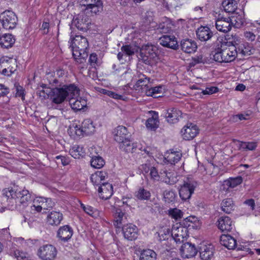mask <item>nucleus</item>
<instances>
[{"label":"nucleus","mask_w":260,"mask_h":260,"mask_svg":"<svg viewBox=\"0 0 260 260\" xmlns=\"http://www.w3.org/2000/svg\"><path fill=\"white\" fill-rule=\"evenodd\" d=\"M2 201L9 210H22L30 207V212L35 214L34 207H31L32 199L29 191L21 189L17 186L8 187L2 190Z\"/></svg>","instance_id":"obj_1"},{"label":"nucleus","mask_w":260,"mask_h":260,"mask_svg":"<svg viewBox=\"0 0 260 260\" xmlns=\"http://www.w3.org/2000/svg\"><path fill=\"white\" fill-rule=\"evenodd\" d=\"M49 83L53 85L59 86L52 88L49 90L50 99L55 104H61L64 101L67 96H73L79 93V88L74 84L62 85V82L56 78L49 80Z\"/></svg>","instance_id":"obj_2"},{"label":"nucleus","mask_w":260,"mask_h":260,"mask_svg":"<svg viewBox=\"0 0 260 260\" xmlns=\"http://www.w3.org/2000/svg\"><path fill=\"white\" fill-rule=\"evenodd\" d=\"M71 47L73 56L77 63L84 65L88 57L86 50L88 47V42L86 38L81 35H75L71 32Z\"/></svg>","instance_id":"obj_3"},{"label":"nucleus","mask_w":260,"mask_h":260,"mask_svg":"<svg viewBox=\"0 0 260 260\" xmlns=\"http://www.w3.org/2000/svg\"><path fill=\"white\" fill-rule=\"evenodd\" d=\"M226 42H223L220 47L215 50L213 55V59L219 63H228L234 61L237 56V48L234 45L233 40L228 41L230 38L226 39Z\"/></svg>","instance_id":"obj_4"},{"label":"nucleus","mask_w":260,"mask_h":260,"mask_svg":"<svg viewBox=\"0 0 260 260\" xmlns=\"http://www.w3.org/2000/svg\"><path fill=\"white\" fill-rule=\"evenodd\" d=\"M82 11L86 14L93 15L99 14L103 10L101 0H82Z\"/></svg>","instance_id":"obj_5"},{"label":"nucleus","mask_w":260,"mask_h":260,"mask_svg":"<svg viewBox=\"0 0 260 260\" xmlns=\"http://www.w3.org/2000/svg\"><path fill=\"white\" fill-rule=\"evenodd\" d=\"M0 21L4 28L12 29L16 27L18 19L13 12L6 10L0 14Z\"/></svg>","instance_id":"obj_6"},{"label":"nucleus","mask_w":260,"mask_h":260,"mask_svg":"<svg viewBox=\"0 0 260 260\" xmlns=\"http://www.w3.org/2000/svg\"><path fill=\"white\" fill-rule=\"evenodd\" d=\"M197 186V183L194 180L185 181L179 190V196L182 200H189Z\"/></svg>","instance_id":"obj_7"},{"label":"nucleus","mask_w":260,"mask_h":260,"mask_svg":"<svg viewBox=\"0 0 260 260\" xmlns=\"http://www.w3.org/2000/svg\"><path fill=\"white\" fill-rule=\"evenodd\" d=\"M56 248L50 244L41 246L38 250L37 255L42 260H53L56 256Z\"/></svg>","instance_id":"obj_8"},{"label":"nucleus","mask_w":260,"mask_h":260,"mask_svg":"<svg viewBox=\"0 0 260 260\" xmlns=\"http://www.w3.org/2000/svg\"><path fill=\"white\" fill-rule=\"evenodd\" d=\"M91 20L85 13H81L74 17L72 20V25L81 31H86L89 29Z\"/></svg>","instance_id":"obj_9"},{"label":"nucleus","mask_w":260,"mask_h":260,"mask_svg":"<svg viewBox=\"0 0 260 260\" xmlns=\"http://www.w3.org/2000/svg\"><path fill=\"white\" fill-rule=\"evenodd\" d=\"M158 47L154 45L146 44L143 45L141 49L140 55L146 61L148 58L155 59L159 55Z\"/></svg>","instance_id":"obj_10"},{"label":"nucleus","mask_w":260,"mask_h":260,"mask_svg":"<svg viewBox=\"0 0 260 260\" xmlns=\"http://www.w3.org/2000/svg\"><path fill=\"white\" fill-rule=\"evenodd\" d=\"M180 252L182 258H190L196 255L198 250L194 244L190 242H186L181 246Z\"/></svg>","instance_id":"obj_11"},{"label":"nucleus","mask_w":260,"mask_h":260,"mask_svg":"<svg viewBox=\"0 0 260 260\" xmlns=\"http://www.w3.org/2000/svg\"><path fill=\"white\" fill-rule=\"evenodd\" d=\"M188 233V228L180 225L179 227L173 228L171 235L176 243H181L186 239Z\"/></svg>","instance_id":"obj_12"},{"label":"nucleus","mask_w":260,"mask_h":260,"mask_svg":"<svg viewBox=\"0 0 260 260\" xmlns=\"http://www.w3.org/2000/svg\"><path fill=\"white\" fill-rule=\"evenodd\" d=\"M113 213V225L116 228H121L127 222V216L119 208H114Z\"/></svg>","instance_id":"obj_13"},{"label":"nucleus","mask_w":260,"mask_h":260,"mask_svg":"<svg viewBox=\"0 0 260 260\" xmlns=\"http://www.w3.org/2000/svg\"><path fill=\"white\" fill-rule=\"evenodd\" d=\"M122 233L125 239L128 240H135L138 237V229L132 223H126L122 226Z\"/></svg>","instance_id":"obj_14"},{"label":"nucleus","mask_w":260,"mask_h":260,"mask_svg":"<svg viewBox=\"0 0 260 260\" xmlns=\"http://www.w3.org/2000/svg\"><path fill=\"white\" fill-rule=\"evenodd\" d=\"M181 133L183 139L190 140L199 133L197 126L192 123H187L181 129Z\"/></svg>","instance_id":"obj_15"},{"label":"nucleus","mask_w":260,"mask_h":260,"mask_svg":"<svg viewBox=\"0 0 260 260\" xmlns=\"http://www.w3.org/2000/svg\"><path fill=\"white\" fill-rule=\"evenodd\" d=\"M159 44L165 47L177 50L178 44L176 38L174 36L165 35L159 39Z\"/></svg>","instance_id":"obj_16"},{"label":"nucleus","mask_w":260,"mask_h":260,"mask_svg":"<svg viewBox=\"0 0 260 260\" xmlns=\"http://www.w3.org/2000/svg\"><path fill=\"white\" fill-rule=\"evenodd\" d=\"M230 19L232 24H234L236 28H240L245 24V19L244 18V12L241 9L232 14Z\"/></svg>","instance_id":"obj_17"},{"label":"nucleus","mask_w":260,"mask_h":260,"mask_svg":"<svg viewBox=\"0 0 260 260\" xmlns=\"http://www.w3.org/2000/svg\"><path fill=\"white\" fill-rule=\"evenodd\" d=\"M100 197L103 200L110 199L113 193V186L108 182L102 183L98 188Z\"/></svg>","instance_id":"obj_18"},{"label":"nucleus","mask_w":260,"mask_h":260,"mask_svg":"<svg viewBox=\"0 0 260 260\" xmlns=\"http://www.w3.org/2000/svg\"><path fill=\"white\" fill-rule=\"evenodd\" d=\"M218 228L222 232H231L234 228L231 219L226 216H221L218 220Z\"/></svg>","instance_id":"obj_19"},{"label":"nucleus","mask_w":260,"mask_h":260,"mask_svg":"<svg viewBox=\"0 0 260 260\" xmlns=\"http://www.w3.org/2000/svg\"><path fill=\"white\" fill-rule=\"evenodd\" d=\"M113 134L114 140L118 143L122 142L124 140L131 137L127 128L122 125L118 126L114 129Z\"/></svg>","instance_id":"obj_20"},{"label":"nucleus","mask_w":260,"mask_h":260,"mask_svg":"<svg viewBox=\"0 0 260 260\" xmlns=\"http://www.w3.org/2000/svg\"><path fill=\"white\" fill-rule=\"evenodd\" d=\"M181 115L182 112L180 110L176 108L172 107L167 110L165 117L169 123H175L178 121Z\"/></svg>","instance_id":"obj_21"},{"label":"nucleus","mask_w":260,"mask_h":260,"mask_svg":"<svg viewBox=\"0 0 260 260\" xmlns=\"http://www.w3.org/2000/svg\"><path fill=\"white\" fill-rule=\"evenodd\" d=\"M73 234L72 228L69 225L60 227L57 231V237L62 242H67L70 239Z\"/></svg>","instance_id":"obj_22"},{"label":"nucleus","mask_w":260,"mask_h":260,"mask_svg":"<svg viewBox=\"0 0 260 260\" xmlns=\"http://www.w3.org/2000/svg\"><path fill=\"white\" fill-rule=\"evenodd\" d=\"M232 22L230 17L218 18L215 23L216 29L221 32H227L232 28Z\"/></svg>","instance_id":"obj_23"},{"label":"nucleus","mask_w":260,"mask_h":260,"mask_svg":"<svg viewBox=\"0 0 260 260\" xmlns=\"http://www.w3.org/2000/svg\"><path fill=\"white\" fill-rule=\"evenodd\" d=\"M214 248L213 245H202L200 247V255L202 260H210L214 255Z\"/></svg>","instance_id":"obj_24"},{"label":"nucleus","mask_w":260,"mask_h":260,"mask_svg":"<svg viewBox=\"0 0 260 260\" xmlns=\"http://www.w3.org/2000/svg\"><path fill=\"white\" fill-rule=\"evenodd\" d=\"M82 130L78 131L77 136L90 135L95 131V127L92 121L89 119H85L82 123Z\"/></svg>","instance_id":"obj_25"},{"label":"nucleus","mask_w":260,"mask_h":260,"mask_svg":"<svg viewBox=\"0 0 260 260\" xmlns=\"http://www.w3.org/2000/svg\"><path fill=\"white\" fill-rule=\"evenodd\" d=\"M198 38L201 41H207L213 36V32L207 26H201L196 31Z\"/></svg>","instance_id":"obj_26"},{"label":"nucleus","mask_w":260,"mask_h":260,"mask_svg":"<svg viewBox=\"0 0 260 260\" xmlns=\"http://www.w3.org/2000/svg\"><path fill=\"white\" fill-rule=\"evenodd\" d=\"M119 147L121 151L127 153H134L136 151L137 148V143H133L130 137L124 140L122 142H119Z\"/></svg>","instance_id":"obj_27"},{"label":"nucleus","mask_w":260,"mask_h":260,"mask_svg":"<svg viewBox=\"0 0 260 260\" xmlns=\"http://www.w3.org/2000/svg\"><path fill=\"white\" fill-rule=\"evenodd\" d=\"M237 39H234V43L235 46L237 48V54L238 53L243 56L249 55L252 54L251 46L247 43H237Z\"/></svg>","instance_id":"obj_28"},{"label":"nucleus","mask_w":260,"mask_h":260,"mask_svg":"<svg viewBox=\"0 0 260 260\" xmlns=\"http://www.w3.org/2000/svg\"><path fill=\"white\" fill-rule=\"evenodd\" d=\"M181 50L186 53H191L196 51L197 49L196 43L190 39H185L181 41L180 43Z\"/></svg>","instance_id":"obj_29"},{"label":"nucleus","mask_w":260,"mask_h":260,"mask_svg":"<svg viewBox=\"0 0 260 260\" xmlns=\"http://www.w3.org/2000/svg\"><path fill=\"white\" fill-rule=\"evenodd\" d=\"M69 100V104L71 107L74 111H80L87 105V101L85 99L82 98H78L77 99L71 96Z\"/></svg>","instance_id":"obj_30"},{"label":"nucleus","mask_w":260,"mask_h":260,"mask_svg":"<svg viewBox=\"0 0 260 260\" xmlns=\"http://www.w3.org/2000/svg\"><path fill=\"white\" fill-rule=\"evenodd\" d=\"M63 219V215L60 212L53 211L47 216V222L51 225H58Z\"/></svg>","instance_id":"obj_31"},{"label":"nucleus","mask_w":260,"mask_h":260,"mask_svg":"<svg viewBox=\"0 0 260 260\" xmlns=\"http://www.w3.org/2000/svg\"><path fill=\"white\" fill-rule=\"evenodd\" d=\"M220 244L229 249H234L237 246L236 240L229 235H222L220 237Z\"/></svg>","instance_id":"obj_32"},{"label":"nucleus","mask_w":260,"mask_h":260,"mask_svg":"<svg viewBox=\"0 0 260 260\" xmlns=\"http://www.w3.org/2000/svg\"><path fill=\"white\" fill-rule=\"evenodd\" d=\"M243 181L242 177L238 176L235 178H230L224 181L223 189L227 191L230 188H233L240 185Z\"/></svg>","instance_id":"obj_33"},{"label":"nucleus","mask_w":260,"mask_h":260,"mask_svg":"<svg viewBox=\"0 0 260 260\" xmlns=\"http://www.w3.org/2000/svg\"><path fill=\"white\" fill-rule=\"evenodd\" d=\"M15 41V39L14 36L10 34H5L0 37V45L5 48L11 47Z\"/></svg>","instance_id":"obj_34"},{"label":"nucleus","mask_w":260,"mask_h":260,"mask_svg":"<svg viewBox=\"0 0 260 260\" xmlns=\"http://www.w3.org/2000/svg\"><path fill=\"white\" fill-rule=\"evenodd\" d=\"M151 113H153L152 117L146 120L145 124L147 128L155 130L159 125L158 116L157 113L155 111H151Z\"/></svg>","instance_id":"obj_35"},{"label":"nucleus","mask_w":260,"mask_h":260,"mask_svg":"<svg viewBox=\"0 0 260 260\" xmlns=\"http://www.w3.org/2000/svg\"><path fill=\"white\" fill-rule=\"evenodd\" d=\"M182 157V153L180 151L171 150L166 154L165 159L170 164L175 165L178 162Z\"/></svg>","instance_id":"obj_36"},{"label":"nucleus","mask_w":260,"mask_h":260,"mask_svg":"<svg viewBox=\"0 0 260 260\" xmlns=\"http://www.w3.org/2000/svg\"><path fill=\"white\" fill-rule=\"evenodd\" d=\"M220 206L223 212L226 214H230L234 210L235 204L232 199L227 198L222 200Z\"/></svg>","instance_id":"obj_37"},{"label":"nucleus","mask_w":260,"mask_h":260,"mask_svg":"<svg viewBox=\"0 0 260 260\" xmlns=\"http://www.w3.org/2000/svg\"><path fill=\"white\" fill-rule=\"evenodd\" d=\"M222 5L227 13L233 14L239 10L237 9V3L235 0H224Z\"/></svg>","instance_id":"obj_38"},{"label":"nucleus","mask_w":260,"mask_h":260,"mask_svg":"<svg viewBox=\"0 0 260 260\" xmlns=\"http://www.w3.org/2000/svg\"><path fill=\"white\" fill-rule=\"evenodd\" d=\"M71 155L75 158H79L83 157L85 154V150L84 147L80 145H75L70 149Z\"/></svg>","instance_id":"obj_39"},{"label":"nucleus","mask_w":260,"mask_h":260,"mask_svg":"<svg viewBox=\"0 0 260 260\" xmlns=\"http://www.w3.org/2000/svg\"><path fill=\"white\" fill-rule=\"evenodd\" d=\"M105 164V161L103 158L100 155H93L90 160L91 166L95 169H101Z\"/></svg>","instance_id":"obj_40"},{"label":"nucleus","mask_w":260,"mask_h":260,"mask_svg":"<svg viewBox=\"0 0 260 260\" xmlns=\"http://www.w3.org/2000/svg\"><path fill=\"white\" fill-rule=\"evenodd\" d=\"M135 196L139 200H149L150 199L151 193L149 191L144 188H140L135 192Z\"/></svg>","instance_id":"obj_41"},{"label":"nucleus","mask_w":260,"mask_h":260,"mask_svg":"<svg viewBox=\"0 0 260 260\" xmlns=\"http://www.w3.org/2000/svg\"><path fill=\"white\" fill-rule=\"evenodd\" d=\"M9 254L12 256H14L17 260H28L29 257L27 253L17 249H10Z\"/></svg>","instance_id":"obj_42"},{"label":"nucleus","mask_w":260,"mask_h":260,"mask_svg":"<svg viewBox=\"0 0 260 260\" xmlns=\"http://www.w3.org/2000/svg\"><path fill=\"white\" fill-rule=\"evenodd\" d=\"M156 258V253L153 250L148 249L141 252L140 260H155Z\"/></svg>","instance_id":"obj_43"},{"label":"nucleus","mask_w":260,"mask_h":260,"mask_svg":"<svg viewBox=\"0 0 260 260\" xmlns=\"http://www.w3.org/2000/svg\"><path fill=\"white\" fill-rule=\"evenodd\" d=\"M162 86L161 85L155 87H151L146 89L145 94L147 96H151L154 98H157L158 96H157L156 94L162 93Z\"/></svg>","instance_id":"obj_44"},{"label":"nucleus","mask_w":260,"mask_h":260,"mask_svg":"<svg viewBox=\"0 0 260 260\" xmlns=\"http://www.w3.org/2000/svg\"><path fill=\"white\" fill-rule=\"evenodd\" d=\"M168 215L172 218L177 221L181 219L183 217V212L177 208H170L168 210Z\"/></svg>","instance_id":"obj_45"},{"label":"nucleus","mask_w":260,"mask_h":260,"mask_svg":"<svg viewBox=\"0 0 260 260\" xmlns=\"http://www.w3.org/2000/svg\"><path fill=\"white\" fill-rule=\"evenodd\" d=\"M139 79L137 80L136 83V86L137 87H141V88L143 86L146 87L148 89L149 87L148 86V84L149 83L150 78L146 77L145 75L143 74H139L138 76Z\"/></svg>","instance_id":"obj_46"},{"label":"nucleus","mask_w":260,"mask_h":260,"mask_svg":"<svg viewBox=\"0 0 260 260\" xmlns=\"http://www.w3.org/2000/svg\"><path fill=\"white\" fill-rule=\"evenodd\" d=\"M198 220L197 217L194 216H188L180 223V225L184 226L187 228L189 227H193V224L194 222H196Z\"/></svg>","instance_id":"obj_47"},{"label":"nucleus","mask_w":260,"mask_h":260,"mask_svg":"<svg viewBox=\"0 0 260 260\" xmlns=\"http://www.w3.org/2000/svg\"><path fill=\"white\" fill-rule=\"evenodd\" d=\"M164 198L166 202L168 203L173 202L175 201L176 194L173 190H165L164 192Z\"/></svg>","instance_id":"obj_48"},{"label":"nucleus","mask_w":260,"mask_h":260,"mask_svg":"<svg viewBox=\"0 0 260 260\" xmlns=\"http://www.w3.org/2000/svg\"><path fill=\"white\" fill-rule=\"evenodd\" d=\"M85 208V209L84 211L90 216L94 218H96L99 216V211L98 210L94 209L91 206H87L86 208Z\"/></svg>","instance_id":"obj_49"},{"label":"nucleus","mask_w":260,"mask_h":260,"mask_svg":"<svg viewBox=\"0 0 260 260\" xmlns=\"http://www.w3.org/2000/svg\"><path fill=\"white\" fill-rule=\"evenodd\" d=\"M102 93L114 99L123 100V96L121 95L118 94L111 90L103 89L102 90Z\"/></svg>","instance_id":"obj_50"},{"label":"nucleus","mask_w":260,"mask_h":260,"mask_svg":"<svg viewBox=\"0 0 260 260\" xmlns=\"http://www.w3.org/2000/svg\"><path fill=\"white\" fill-rule=\"evenodd\" d=\"M207 59L206 57H204L203 55L200 54L192 58L191 64L193 66L199 63L204 64L207 62Z\"/></svg>","instance_id":"obj_51"},{"label":"nucleus","mask_w":260,"mask_h":260,"mask_svg":"<svg viewBox=\"0 0 260 260\" xmlns=\"http://www.w3.org/2000/svg\"><path fill=\"white\" fill-rule=\"evenodd\" d=\"M159 170L157 168L154 167H150V171L149 175L152 179L154 180L159 181L160 177H159Z\"/></svg>","instance_id":"obj_52"},{"label":"nucleus","mask_w":260,"mask_h":260,"mask_svg":"<svg viewBox=\"0 0 260 260\" xmlns=\"http://www.w3.org/2000/svg\"><path fill=\"white\" fill-rule=\"evenodd\" d=\"M121 51L127 55L130 56L134 54L135 48L131 45H123L121 48Z\"/></svg>","instance_id":"obj_53"},{"label":"nucleus","mask_w":260,"mask_h":260,"mask_svg":"<svg viewBox=\"0 0 260 260\" xmlns=\"http://www.w3.org/2000/svg\"><path fill=\"white\" fill-rule=\"evenodd\" d=\"M90 180L95 186L99 187L102 185V183L104 182L98 177V175H95L94 174L91 175Z\"/></svg>","instance_id":"obj_54"},{"label":"nucleus","mask_w":260,"mask_h":260,"mask_svg":"<svg viewBox=\"0 0 260 260\" xmlns=\"http://www.w3.org/2000/svg\"><path fill=\"white\" fill-rule=\"evenodd\" d=\"M37 94L42 99V100L45 99L50 96L49 91L47 90L45 91L43 89H41L40 88H38V90L37 91Z\"/></svg>","instance_id":"obj_55"},{"label":"nucleus","mask_w":260,"mask_h":260,"mask_svg":"<svg viewBox=\"0 0 260 260\" xmlns=\"http://www.w3.org/2000/svg\"><path fill=\"white\" fill-rule=\"evenodd\" d=\"M16 89V96L20 97L22 101L25 100V94L22 87L19 85H15Z\"/></svg>","instance_id":"obj_56"},{"label":"nucleus","mask_w":260,"mask_h":260,"mask_svg":"<svg viewBox=\"0 0 260 260\" xmlns=\"http://www.w3.org/2000/svg\"><path fill=\"white\" fill-rule=\"evenodd\" d=\"M159 31L161 33H167L170 30V27L168 26V24L162 22L158 25L157 28Z\"/></svg>","instance_id":"obj_57"},{"label":"nucleus","mask_w":260,"mask_h":260,"mask_svg":"<svg viewBox=\"0 0 260 260\" xmlns=\"http://www.w3.org/2000/svg\"><path fill=\"white\" fill-rule=\"evenodd\" d=\"M57 163H61L63 166H66L69 164V159L62 155H58L55 157Z\"/></svg>","instance_id":"obj_58"},{"label":"nucleus","mask_w":260,"mask_h":260,"mask_svg":"<svg viewBox=\"0 0 260 260\" xmlns=\"http://www.w3.org/2000/svg\"><path fill=\"white\" fill-rule=\"evenodd\" d=\"M9 93V88L5 85L0 84V97L7 96Z\"/></svg>","instance_id":"obj_59"},{"label":"nucleus","mask_w":260,"mask_h":260,"mask_svg":"<svg viewBox=\"0 0 260 260\" xmlns=\"http://www.w3.org/2000/svg\"><path fill=\"white\" fill-rule=\"evenodd\" d=\"M218 91V89L216 87L212 86L210 87H207L205 90L202 91L203 94H211L216 93Z\"/></svg>","instance_id":"obj_60"},{"label":"nucleus","mask_w":260,"mask_h":260,"mask_svg":"<svg viewBox=\"0 0 260 260\" xmlns=\"http://www.w3.org/2000/svg\"><path fill=\"white\" fill-rule=\"evenodd\" d=\"M167 170L166 169H160L159 171V177H160V180L163 182H169V180H167V179L165 178H166L167 176Z\"/></svg>","instance_id":"obj_61"},{"label":"nucleus","mask_w":260,"mask_h":260,"mask_svg":"<svg viewBox=\"0 0 260 260\" xmlns=\"http://www.w3.org/2000/svg\"><path fill=\"white\" fill-rule=\"evenodd\" d=\"M94 174L98 175V177L103 182L108 178V173L105 171H97Z\"/></svg>","instance_id":"obj_62"},{"label":"nucleus","mask_w":260,"mask_h":260,"mask_svg":"<svg viewBox=\"0 0 260 260\" xmlns=\"http://www.w3.org/2000/svg\"><path fill=\"white\" fill-rule=\"evenodd\" d=\"M98 60L97 55L95 53H92L90 54L89 58V62L91 66H94L96 64Z\"/></svg>","instance_id":"obj_63"},{"label":"nucleus","mask_w":260,"mask_h":260,"mask_svg":"<svg viewBox=\"0 0 260 260\" xmlns=\"http://www.w3.org/2000/svg\"><path fill=\"white\" fill-rule=\"evenodd\" d=\"M244 36L247 39V40L250 41H254L255 39V35L253 32L250 31H246L244 33Z\"/></svg>","instance_id":"obj_64"}]
</instances>
